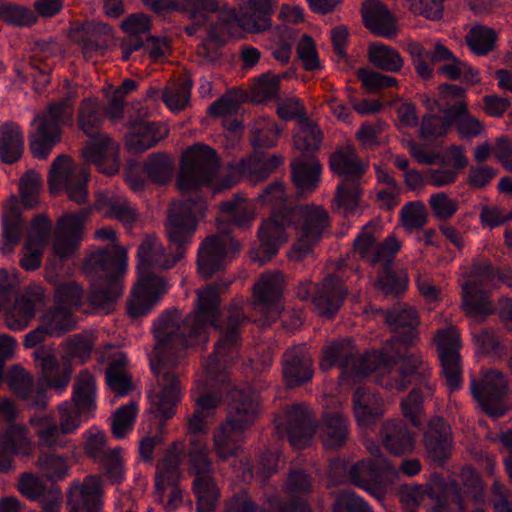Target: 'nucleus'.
I'll use <instances>...</instances> for the list:
<instances>
[{
  "instance_id": "48",
  "label": "nucleus",
  "mask_w": 512,
  "mask_h": 512,
  "mask_svg": "<svg viewBox=\"0 0 512 512\" xmlns=\"http://www.w3.org/2000/svg\"><path fill=\"white\" fill-rule=\"evenodd\" d=\"M369 61L376 68L393 73L399 72L404 64L397 50L379 42L370 45Z\"/></svg>"
},
{
  "instance_id": "61",
  "label": "nucleus",
  "mask_w": 512,
  "mask_h": 512,
  "mask_svg": "<svg viewBox=\"0 0 512 512\" xmlns=\"http://www.w3.org/2000/svg\"><path fill=\"white\" fill-rule=\"evenodd\" d=\"M280 78L266 72L260 75L253 86V93L259 101H271L279 99Z\"/></svg>"
},
{
  "instance_id": "18",
  "label": "nucleus",
  "mask_w": 512,
  "mask_h": 512,
  "mask_svg": "<svg viewBox=\"0 0 512 512\" xmlns=\"http://www.w3.org/2000/svg\"><path fill=\"white\" fill-rule=\"evenodd\" d=\"M182 451L174 444L159 461L155 474V489L159 501H164L166 488L171 487L165 508L168 512L177 509L182 503V491L178 487L181 476Z\"/></svg>"
},
{
  "instance_id": "28",
  "label": "nucleus",
  "mask_w": 512,
  "mask_h": 512,
  "mask_svg": "<svg viewBox=\"0 0 512 512\" xmlns=\"http://www.w3.org/2000/svg\"><path fill=\"white\" fill-rule=\"evenodd\" d=\"M102 494V481L97 476H87L82 483H73L68 492L69 512H98Z\"/></svg>"
},
{
  "instance_id": "11",
  "label": "nucleus",
  "mask_w": 512,
  "mask_h": 512,
  "mask_svg": "<svg viewBox=\"0 0 512 512\" xmlns=\"http://www.w3.org/2000/svg\"><path fill=\"white\" fill-rule=\"evenodd\" d=\"M96 381L87 370L81 371L73 384V403L65 401L58 406L59 426L64 434H71L80 427V415L96 408Z\"/></svg>"
},
{
  "instance_id": "47",
  "label": "nucleus",
  "mask_w": 512,
  "mask_h": 512,
  "mask_svg": "<svg viewBox=\"0 0 512 512\" xmlns=\"http://www.w3.org/2000/svg\"><path fill=\"white\" fill-rule=\"evenodd\" d=\"M111 356V362L106 370V383L116 395L124 396L128 393L126 356L119 351H115Z\"/></svg>"
},
{
  "instance_id": "44",
  "label": "nucleus",
  "mask_w": 512,
  "mask_h": 512,
  "mask_svg": "<svg viewBox=\"0 0 512 512\" xmlns=\"http://www.w3.org/2000/svg\"><path fill=\"white\" fill-rule=\"evenodd\" d=\"M78 126L89 138H95L102 133L99 129L104 121L102 107L97 99H84L78 111Z\"/></svg>"
},
{
  "instance_id": "2",
  "label": "nucleus",
  "mask_w": 512,
  "mask_h": 512,
  "mask_svg": "<svg viewBox=\"0 0 512 512\" xmlns=\"http://www.w3.org/2000/svg\"><path fill=\"white\" fill-rule=\"evenodd\" d=\"M385 320L394 332L398 347L386 344L381 350L367 351L360 356L351 338H341L323 347L320 366L324 371L339 367L338 378L342 385L352 384L374 372L377 373L376 382L389 391H403L413 384L410 393L401 401V409L405 419L413 427L420 428L424 400L432 397L434 387L428 365L407 350L417 335V312L398 304L387 311Z\"/></svg>"
},
{
  "instance_id": "45",
  "label": "nucleus",
  "mask_w": 512,
  "mask_h": 512,
  "mask_svg": "<svg viewBox=\"0 0 512 512\" xmlns=\"http://www.w3.org/2000/svg\"><path fill=\"white\" fill-rule=\"evenodd\" d=\"M220 209L226 216L227 221L238 228H248L254 219V213L246 199L239 195H235L230 200L223 201Z\"/></svg>"
},
{
  "instance_id": "13",
  "label": "nucleus",
  "mask_w": 512,
  "mask_h": 512,
  "mask_svg": "<svg viewBox=\"0 0 512 512\" xmlns=\"http://www.w3.org/2000/svg\"><path fill=\"white\" fill-rule=\"evenodd\" d=\"M88 179L89 172L84 166L75 164L66 155H60L53 161L49 171V189L53 194L63 189L70 200L82 204L88 197Z\"/></svg>"
},
{
  "instance_id": "49",
  "label": "nucleus",
  "mask_w": 512,
  "mask_h": 512,
  "mask_svg": "<svg viewBox=\"0 0 512 512\" xmlns=\"http://www.w3.org/2000/svg\"><path fill=\"white\" fill-rule=\"evenodd\" d=\"M29 423L41 445L49 448L61 445V436L65 434L52 415L33 416L29 419Z\"/></svg>"
},
{
  "instance_id": "7",
  "label": "nucleus",
  "mask_w": 512,
  "mask_h": 512,
  "mask_svg": "<svg viewBox=\"0 0 512 512\" xmlns=\"http://www.w3.org/2000/svg\"><path fill=\"white\" fill-rule=\"evenodd\" d=\"M74 105L70 98L50 104L34 121L35 129L29 134L30 151L38 159H46L60 142L61 125H72Z\"/></svg>"
},
{
  "instance_id": "29",
  "label": "nucleus",
  "mask_w": 512,
  "mask_h": 512,
  "mask_svg": "<svg viewBox=\"0 0 512 512\" xmlns=\"http://www.w3.org/2000/svg\"><path fill=\"white\" fill-rule=\"evenodd\" d=\"M283 377L290 388L311 381L314 370L313 360L305 347L288 348L283 355Z\"/></svg>"
},
{
  "instance_id": "62",
  "label": "nucleus",
  "mask_w": 512,
  "mask_h": 512,
  "mask_svg": "<svg viewBox=\"0 0 512 512\" xmlns=\"http://www.w3.org/2000/svg\"><path fill=\"white\" fill-rule=\"evenodd\" d=\"M17 489L22 496L31 501L45 496L47 490L44 481L36 474L29 472L23 473L19 477Z\"/></svg>"
},
{
  "instance_id": "57",
  "label": "nucleus",
  "mask_w": 512,
  "mask_h": 512,
  "mask_svg": "<svg viewBox=\"0 0 512 512\" xmlns=\"http://www.w3.org/2000/svg\"><path fill=\"white\" fill-rule=\"evenodd\" d=\"M41 184V177L35 171H28L20 179V197L26 208H34L38 204Z\"/></svg>"
},
{
  "instance_id": "53",
  "label": "nucleus",
  "mask_w": 512,
  "mask_h": 512,
  "mask_svg": "<svg viewBox=\"0 0 512 512\" xmlns=\"http://www.w3.org/2000/svg\"><path fill=\"white\" fill-rule=\"evenodd\" d=\"M28 429L24 425L12 424L3 433V445L15 455L29 456L32 453V443L28 437Z\"/></svg>"
},
{
  "instance_id": "42",
  "label": "nucleus",
  "mask_w": 512,
  "mask_h": 512,
  "mask_svg": "<svg viewBox=\"0 0 512 512\" xmlns=\"http://www.w3.org/2000/svg\"><path fill=\"white\" fill-rule=\"evenodd\" d=\"M24 150V135L17 123L6 122L0 126V159L6 164L17 162Z\"/></svg>"
},
{
  "instance_id": "26",
  "label": "nucleus",
  "mask_w": 512,
  "mask_h": 512,
  "mask_svg": "<svg viewBox=\"0 0 512 512\" xmlns=\"http://www.w3.org/2000/svg\"><path fill=\"white\" fill-rule=\"evenodd\" d=\"M6 382L18 398L27 402L29 408H46L49 402L47 389L41 383L35 385L33 376L25 369L12 367L6 376Z\"/></svg>"
},
{
  "instance_id": "38",
  "label": "nucleus",
  "mask_w": 512,
  "mask_h": 512,
  "mask_svg": "<svg viewBox=\"0 0 512 512\" xmlns=\"http://www.w3.org/2000/svg\"><path fill=\"white\" fill-rule=\"evenodd\" d=\"M168 129L156 122L133 121L130 115V153H142L155 147L168 135Z\"/></svg>"
},
{
  "instance_id": "50",
  "label": "nucleus",
  "mask_w": 512,
  "mask_h": 512,
  "mask_svg": "<svg viewBox=\"0 0 512 512\" xmlns=\"http://www.w3.org/2000/svg\"><path fill=\"white\" fill-rule=\"evenodd\" d=\"M498 35L496 31L484 25H475L466 35L469 49L479 56H485L496 47Z\"/></svg>"
},
{
  "instance_id": "19",
  "label": "nucleus",
  "mask_w": 512,
  "mask_h": 512,
  "mask_svg": "<svg viewBox=\"0 0 512 512\" xmlns=\"http://www.w3.org/2000/svg\"><path fill=\"white\" fill-rule=\"evenodd\" d=\"M90 213L91 209H82L76 213H66L57 220L53 252L60 259L70 257L78 249Z\"/></svg>"
},
{
  "instance_id": "9",
  "label": "nucleus",
  "mask_w": 512,
  "mask_h": 512,
  "mask_svg": "<svg viewBox=\"0 0 512 512\" xmlns=\"http://www.w3.org/2000/svg\"><path fill=\"white\" fill-rule=\"evenodd\" d=\"M329 167L334 174L344 177L336 189L337 206L346 211H354L358 206L361 192L359 179L365 173L367 166L357 155L353 146L345 145L337 148L330 155Z\"/></svg>"
},
{
  "instance_id": "56",
  "label": "nucleus",
  "mask_w": 512,
  "mask_h": 512,
  "mask_svg": "<svg viewBox=\"0 0 512 512\" xmlns=\"http://www.w3.org/2000/svg\"><path fill=\"white\" fill-rule=\"evenodd\" d=\"M465 503L461 494V489L457 484L450 487H443L436 497L435 504L430 512H451L454 508L462 512Z\"/></svg>"
},
{
  "instance_id": "23",
  "label": "nucleus",
  "mask_w": 512,
  "mask_h": 512,
  "mask_svg": "<svg viewBox=\"0 0 512 512\" xmlns=\"http://www.w3.org/2000/svg\"><path fill=\"white\" fill-rule=\"evenodd\" d=\"M44 303V290L31 286L18 295L12 305L6 304L4 316L9 329L21 331L28 327L38 306Z\"/></svg>"
},
{
  "instance_id": "5",
  "label": "nucleus",
  "mask_w": 512,
  "mask_h": 512,
  "mask_svg": "<svg viewBox=\"0 0 512 512\" xmlns=\"http://www.w3.org/2000/svg\"><path fill=\"white\" fill-rule=\"evenodd\" d=\"M282 425L290 444L297 449L308 447L317 429L323 446L327 449L343 447L350 437V421L341 412L326 411L318 422L310 410L300 403L293 404L286 410Z\"/></svg>"
},
{
  "instance_id": "8",
  "label": "nucleus",
  "mask_w": 512,
  "mask_h": 512,
  "mask_svg": "<svg viewBox=\"0 0 512 512\" xmlns=\"http://www.w3.org/2000/svg\"><path fill=\"white\" fill-rule=\"evenodd\" d=\"M220 159L210 146L197 143L182 154L176 178L178 190L185 194L199 191L210 185L219 169Z\"/></svg>"
},
{
  "instance_id": "59",
  "label": "nucleus",
  "mask_w": 512,
  "mask_h": 512,
  "mask_svg": "<svg viewBox=\"0 0 512 512\" xmlns=\"http://www.w3.org/2000/svg\"><path fill=\"white\" fill-rule=\"evenodd\" d=\"M128 95V79L123 80L120 87L105 89V96L108 99L106 112L110 120L118 121L124 117L125 100Z\"/></svg>"
},
{
  "instance_id": "1",
  "label": "nucleus",
  "mask_w": 512,
  "mask_h": 512,
  "mask_svg": "<svg viewBox=\"0 0 512 512\" xmlns=\"http://www.w3.org/2000/svg\"><path fill=\"white\" fill-rule=\"evenodd\" d=\"M220 314H160L153 322L157 341L150 367L157 379L160 391L148 394L149 412L157 430L153 437L140 441L139 455L144 462L152 461L153 450L160 442L166 421L173 418L182 398L180 364L186 351L193 347H204L209 340V330L219 329L221 337L214 351L203 362L204 371L214 392L201 393L195 401V410L187 423L189 446L187 449L188 470L194 475L192 489L197 499L196 512H215L219 489L212 477L213 468L206 444L207 417L220 404H227L226 420L213 436L217 457L227 460L241 449L243 434L255 421L259 403L247 388L236 385L228 372L239 357L241 327L247 321L245 314H227L221 325Z\"/></svg>"
},
{
  "instance_id": "58",
  "label": "nucleus",
  "mask_w": 512,
  "mask_h": 512,
  "mask_svg": "<svg viewBox=\"0 0 512 512\" xmlns=\"http://www.w3.org/2000/svg\"><path fill=\"white\" fill-rule=\"evenodd\" d=\"M36 465L49 480H60L68 474L66 460L59 455L43 453L39 455Z\"/></svg>"
},
{
  "instance_id": "24",
  "label": "nucleus",
  "mask_w": 512,
  "mask_h": 512,
  "mask_svg": "<svg viewBox=\"0 0 512 512\" xmlns=\"http://www.w3.org/2000/svg\"><path fill=\"white\" fill-rule=\"evenodd\" d=\"M108 28L93 22H73L69 29V37L81 47L83 58L95 62L104 55L107 48L106 35Z\"/></svg>"
},
{
  "instance_id": "55",
  "label": "nucleus",
  "mask_w": 512,
  "mask_h": 512,
  "mask_svg": "<svg viewBox=\"0 0 512 512\" xmlns=\"http://www.w3.org/2000/svg\"><path fill=\"white\" fill-rule=\"evenodd\" d=\"M0 19L15 26H30L37 21V16L30 8L14 3H2Z\"/></svg>"
},
{
  "instance_id": "31",
  "label": "nucleus",
  "mask_w": 512,
  "mask_h": 512,
  "mask_svg": "<svg viewBox=\"0 0 512 512\" xmlns=\"http://www.w3.org/2000/svg\"><path fill=\"white\" fill-rule=\"evenodd\" d=\"M51 231V221L45 214H38L32 221L31 230L25 243L26 253L20 260V265L27 271L40 267L41 256Z\"/></svg>"
},
{
  "instance_id": "60",
  "label": "nucleus",
  "mask_w": 512,
  "mask_h": 512,
  "mask_svg": "<svg viewBox=\"0 0 512 512\" xmlns=\"http://www.w3.org/2000/svg\"><path fill=\"white\" fill-rule=\"evenodd\" d=\"M321 141L322 134L313 124H307L294 136L295 147L302 152L301 155H312L320 148Z\"/></svg>"
},
{
  "instance_id": "25",
  "label": "nucleus",
  "mask_w": 512,
  "mask_h": 512,
  "mask_svg": "<svg viewBox=\"0 0 512 512\" xmlns=\"http://www.w3.org/2000/svg\"><path fill=\"white\" fill-rule=\"evenodd\" d=\"M441 373L448 390L453 393L462 386L461 356L459 343L451 332H444L437 343Z\"/></svg>"
},
{
  "instance_id": "41",
  "label": "nucleus",
  "mask_w": 512,
  "mask_h": 512,
  "mask_svg": "<svg viewBox=\"0 0 512 512\" xmlns=\"http://www.w3.org/2000/svg\"><path fill=\"white\" fill-rule=\"evenodd\" d=\"M362 18L365 26L376 35L388 38L395 36L394 17L379 0H366L363 3Z\"/></svg>"
},
{
  "instance_id": "4",
  "label": "nucleus",
  "mask_w": 512,
  "mask_h": 512,
  "mask_svg": "<svg viewBox=\"0 0 512 512\" xmlns=\"http://www.w3.org/2000/svg\"><path fill=\"white\" fill-rule=\"evenodd\" d=\"M291 226L298 231L293 251L299 257H305L323 237L329 226V215L326 210L314 205H300L295 209L272 213L258 228V245L253 248L254 261L261 264L270 261L287 241V228Z\"/></svg>"
},
{
  "instance_id": "15",
  "label": "nucleus",
  "mask_w": 512,
  "mask_h": 512,
  "mask_svg": "<svg viewBox=\"0 0 512 512\" xmlns=\"http://www.w3.org/2000/svg\"><path fill=\"white\" fill-rule=\"evenodd\" d=\"M347 294L343 283L332 275L327 276L321 286H314L307 280L301 282L296 291L299 299H311L318 314L328 320L335 318Z\"/></svg>"
},
{
  "instance_id": "16",
  "label": "nucleus",
  "mask_w": 512,
  "mask_h": 512,
  "mask_svg": "<svg viewBox=\"0 0 512 512\" xmlns=\"http://www.w3.org/2000/svg\"><path fill=\"white\" fill-rule=\"evenodd\" d=\"M470 390L481 409L494 419L504 416L508 409V379L498 370H490L481 382L472 380Z\"/></svg>"
},
{
  "instance_id": "30",
  "label": "nucleus",
  "mask_w": 512,
  "mask_h": 512,
  "mask_svg": "<svg viewBox=\"0 0 512 512\" xmlns=\"http://www.w3.org/2000/svg\"><path fill=\"white\" fill-rule=\"evenodd\" d=\"M283 163V157L274 154L267 157L260 153L241 158L239 161L229 164L232 173L246 177L250 182L258 183L266 180Z\"/></svg>"
},
{
  "instance_id": "6",
  "label": "nucleus",
  "mask_w": 512,
  "mask_h": 512,
  "mask_svg": "<svg viewBox=\"0 0 512 512\" xmlns=\"http://www.w3.org/2000/svg\"><path fill=\"white\" fill-rule=\"evenodd\" d=\"M125 259V249L113 243L86 259L84 269L92 282L88 295L92 306L106 308L122 294Z\"/></svg>"
},
{
  "instance_id": "20",
  "label": "nucleus",
  "mask_w": 512,
  "mask_h": 512,
  "mask_svg": "<svg viewBox=\"0 0 512 512\" xmlns=\"http://www.w3.org/2000/svg\"><path fill=\"white\" fill-rule=\"evenodd\" d=\"M84 450L87 456L97 461L112 483L124 480V461L121 450L106 448V435L98 429H90L85 434Z\"/></svg>"
},
{
  "instance_id": "46",
  "label": "nucleus",
  "mask_w": 512,
  "mask_h": 512,
  "mask_svg": "<svg viewBox=\"0 0 512 512\" xmlns=\"http://www.w3.org/2000/svg\"><path fill=\"white\" fill-rule=\"evenodd\" d=\"M283 291V275L281 273L263 274L254 286V295L264 306L279 302Z\"/></svg>"
},
{
  "instance_id": "54",
  "label": "nucleus",
  "mask_w": 512,
  "mask_h": 512,
  "mask_svg": "<svg viewBox=\"0 0 512 512\" xmlns=\"http://www.w3.org/2000/svg\"><path fill=\"white\" fill-rule=\"evenodd\" d=\"M192 82L184 80L163 90L162 98L165 105L174 112L182 111L189 104Z\"/></svg>"
},
{
  "instance_id": "40",
  "label": "nucleus",
  "mask_w": 512,
  "mask_h": 512,
  "mask_svg": "<svg viewBox=\"0 0 512 512\" xmlns=\"http://www.w3.org/2000/svg\"><path fill=\"white\" fill-rule=\"evenodd\" d=\"M383 443L394 455L410 453L415 448V432L407 424L398 419H391L383 424Z\"/></svg>"
},
{
  "instance_id": "51",
  "label": "nucleus",
  "mask_w": 512,
  "mask_h": 512,
  "mask_svg": "<svg viewBox=\"0 0 512 512\" xmlns=\"http://www.w3.org/2000/svg\"><path fill=\"white\" fill-rule=\"evenodd\" d=\"M171 158L162 152L152 153L144 164L143 170L153 183L165 185L173 174Z\"/></svg>"
},
{
  "instance_id": "21",
  "label": "nucleus",
  "mask_w": 512,
  "mask_h": 512,
  "mask_svg": "<svg viewBox=\"0 0 512 512\" xmlns=\"http://www.w3.org/2000/svg\"><path fill=\"white\" fill-rule=\"evenodd\" d=\"M82 148L85 162L93 164L100 173L114 175L120 168V146L108 134L90 138Z\"/></svg>"
},
{
  "instance_id": "12",
  "label": "nucleus",
  "mask_w": 512,
  "mask_h": 512,
  "mask_svg": "<svg viewBox=\"0 0 512 512\" xmlns=\"http://www.w3.org/2000/svg\"><path fill=\"white\" fill-rule=\"evenodd\" d=\"M401 248V242L389 235L372 253L371 263L380 264L377 283L387 296L398 297L408 286L409 278L403 269L394 268L395 256Z\"/></svg>"
},
{
  "instance_id": "34",
  "label": "nucleus",
  "mask_w": 512,
  "mask_h": 512,
  "mask_svg": "<svg viewBox=\"0 0 512 512\" xmlns=\"http://www.w3.org/2000/svg\"><path fill=\"white\" fill-rule=\"evenodd\" d=\"M352 407L358 425L367 427L383 414V398L374 389L359 386L352 394Z\"/></svg>"
},
{
  "instance_id": "36",
  "label": "nucleus",
  "mask_w": 512,
  "mask_h": 512,
  "mask_svg": "<svg viewBox=\"0 0 512 512\" xmlns=\"http://www.w3.org/2000/svg\"><path fill=\"white\" fill-rule=\"evenodd\" d=\"M291 179L300 193L313 192L319 186L322 165L314 155H301L292 160Z\"/></svg>"
},
{
  "instance_id": "10",
  "label": "nucleus",
  "mask_w": 512,
  "mask_h": 512,
  "mask_svg": "<svg viewBox=\"0 0 512 512\" xmlns=\"http://www.w3.org/2000/svg\"><path fill=\"white\" fill-rule=\"evenodd\" d=\"M241 243L230 231L208 235L199 245L197 270L201 277L211 278L224 271L240 253Z\"/></svg>"
},
{
  "instance_id": "63",
  "label": "nucleus",
  "mask_w": 512,
  "mask_h": 512,
  "mask_svg": "<svg viewBox=\"0 0 512 512\" xmlns=\"http://www.w3.org/2000/svg\"><path fill=\"white\" fill-rule=\"evenodd\" d=\"M332 512H372V510L355 492L342 491L335 498Z\"/></svg>"
},
{
  "instance_id": "52",
  "label": "nucleus",
  "mask_w": 512,
  "mask_h": 512,
  "mask_svg": "<svg viewBox=\"0 0 512 512\" xmlns=\"http://www.w3.org/2000/svg\"><path fill=\"white\" fill-rule=\"evenodd\" d=\"M72 312V309L56 304L53 309L43 315L42 323L51 335L61 336L75 327Z\"/></svg>"
},
{
  "instance_id": "43",
  "label": "nucleus",
  "mask_w": 512,
  "mask_h": 512,
  "mask_svg": "<svg viewBox=\"0 0 512 512\" xmlns=\"http://www.w3.org/2000/svg\"><path fill=\"white\" fill-rule=\"evenodd\" d=\"M95 346V337L90 333H77L69 336L61 343L62 359L86 363Z\"/></svg>"
},
{
  "instance_id": "22",
  "label": "nucleus",
  "mask_w": 512,
  "mask_h": 512,
  "mask_svg": "<svg viewBox=\"0 0 512 512\" xmlns=\"http://www.w3.org/2000/svg\"><path fill=\"white\" fill-rule=\"evenodd\" d=\"M151 18L144 13L130 14V54L143 49L154 61L165 57L168 41L150 34Z\"/></svg>"
},
{
  "instance_id": "32",
  "label": "nucleus",
  "mask_w": 512,
  "mask_h": 512,
  "mask_svg": "<svg viewBox=\"0 0 512 512\" xmlns=\"http://www.w3.org/2000/svg\"><path fill=\"white\" fill-rule=\"evenodd\" d=\"M34 358L41 367V378L47 388L57 391H64L71 380L72 368L70 365L62 367L53 354L52 348L48 346H40L34 353Z\"/></svg>"
},
{
  "instance_id": "64",
  "label": "nucleus",
  "mask_w": 512,
  "mask_h": 512,
  "mask_svg": "<svg viewBox=\"0 0 512 512\" xmlns=\"http://www.w3.org/2000/svg\"><path fill=\"white\" fill-rule=\"evenodd\" d=\"M358 77L363 86L370 92H377L397 85L395 77L364 68L359 69Z\"/></svg>"
},
{
  "instance_id": "27",
  "label": "nucleus",
  "mask_w": 512,
  "mask_h": 512,
  "mask_svg": "<svg viewBox=\"0 0 512 512\" xmlns=\"http://www.w3.org/2000/svg\"><path fill=\"white\" fill-rule=\"evenodd\" d=\"M424 443L430 461L443 466L451 455L453 445L451 427L443 417H434L429 421Z\"/></svg>"
},
{
  "instance_id": "37",
  "label": "nucleus",
  "mask_w": 512,
  "mask_h": 512,
  "mask_svg": "<svg viewBox=\"0 0 512 512\" xmlns=\"http://www.w3.org/2000/svg\"><path fill=\"white\" fill-rule=\"evenodd\" d=\"M3 234L0 245L2 254L12 253L19 243L23 232V221L19 201L15 195L10 196L3 204Z\"/></svg>"
},
{
  "instance_id": "3",
  "label": "nucleus",
  "mask_w": 512,
  "mask_h": 512,
  "mask_svg": "<svg viewBox=\"0 0 512 512\" xmlns=\"http://www.w3.org/2000/svg\"><path fill=\"white\" fill-rule=\"evenodd\" d=\"M205 210L206 203L200 195L188 197L169 209L165 223L169 251L154 235L142 239L136 253L137 280L130 289V321L150 314L168 292L165 278L152 270L171 269L185 257Z\"/></svg>"
},
{
  "instance_id": "14",
  "label": "nucleus",
  "mask_w": 512,
  "mask_h": 512,
  "mask_svg": "<svg viewBox=\"0 0 512 512\" xmlns=\"http://www.w3.org/2000/svg\"><path fill=\"white\" fill-rule=\"evenodd\" d=\"M456 126L462 137H474L481 132L480 122L471 117L465 102L448 106L445 116H424L421 133L426 138H439L445 136L452 126Z\"/></svg>"
},
{
  "instance_id": "39",
  "label": "nucleus",
  "mask_w": 512,
  "mask_h": 512,
  "mask_svg": "<svg viewBox=\"0 0 512 512\" xmlns=\"http://www.w3.org/2000/svg\"><path fill=\"white\" fill-rule=\"evenodd\" d=\"M239 24L250 32H261L271 26L272 0H238Z\"/></svg>"
},
{
  "instance_id": "33",
  "label": "nucleus",
  "mask_w": 512,
  "mask_h": 512,
  "mask_svg": "<svg viewBox=\"0 0 512 512\" xmlns=\"http://www.w3.org/2000/svg\"><path fill=\"white\" fill-rule=\"evenodd\" d=\"M389 469L390 464L385 460H360L348 468L346 477L353 485L373 493L381 487Z\"/></svg>"
},
{
  "instance_id": "17",
  "label": "nucleus",
  "mask_w": 512,
  "mask_h": 512,
  "mask_svg": "<svg viewBox=\"0 0 512 512\" xmlns=\"http://www.w3.org/2000/svg\"><path fill=\"white\" fill-rule=\"evenodd\" d=\"M462 308L466 314L479 322L498 311L501 321L512 330V298L502 297L495 307L489 294L471 282L462 285Z\"/></svg>"
},
{
  "instance_id": "35",
  "label": "nucleus",
  "mask_w": 512,
  "mask_h": 512,
  "mask_svg": "<svg viewBox=\"0 0 512 512\" xmlns=\"http://www.w3.org/2000/svg\"><path fill=\"white\" fill-rule=\"evenodd\" d=\"M286 490L291 499L281 504L278 512H313L304 498L313 492L311 477L303 470L291 471L286 481Z\"/></svg>"
}]
</instances>
